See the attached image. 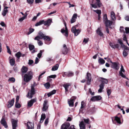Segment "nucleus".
Masks as SVG:
<instances>
[{
  "label": "nucleus",
  "mask_w": 129,
  "mask_h": 129,
  "mask_svg": "<svg viewBox=\"0 0 129 129\" xmlns=\"http://www.w3.org/2000/svg\"><path fill=\"white\" fill-rule=\"evenodd\" d=\"M115 120L118 123L120 124H121L120 118L117 117L115 116Z\"/></svg>",
  "instance_id": "72a5a7b5"
},
{
  "label": "nucleus",
  "mask_w": 129,
  "mask_h": 129,
  "mask_svg": "<svg viewBox=\"0 0 129 129\" xmlns=\"http://www.w3.org/2000/svg\"><path fill=\"white\" fill-rule=\"evenodd\" d=\"M91 74L90 73L87 72V77L86 79L87 80V84L88 85L90 84L91 80Z\"/></svg>",
  "instance_id": "20e7f679"
},
{
  "label": "nucleus",
  "mask_w": 129,
  "mask_h": 129,
  "mask_svg": "<svg viewBox=\"0 0 129 129\" xmlns=\"http://www.w3.org/2000/svg\"><path fill=\"white\" fill-rule=\"evenodd\" d=\"M114 23V22L110 20H108L105 22L106 26L107 27H109L111 28H112V27H111V25Z\"/></svg>",
  "instance_id": "4468645a"
},
{
  "label": "nucleus",
  "mask_w": 129,
  "mask_h": 129,
  "mask_svg": "<svg viewBox=\"0 0 129 129\" xmlns=\"http://www.w3.org/2000/svg\"><path fill=\"white\" fill-rule=\"evenodd\" d=\"M76 99V97H74L73 99H72L70 101H68V104L70 106H73L74 102Z\"/></svg>",
  "instance_id": "aec40b11"
},
{
  "label": "nucleus",
  "mask_w": 129,
  "mask_h": 129,
  "mask_svg": "<svg viewBox=\"0 0 129 129\" xmlns=\"http://www.w3.org/2000/svg\"><path fill=\"white\" fill-rule=\"evenodd\" d=\"M88 39L85 38L83 40V42L85 44H86L88 42Z\"/></svg>",
  "instance_id": "69168bd1"
},
{
  "label": "nucleus",
  "mask_w": 129,
  "mask_h": 129,
  "mask_svg": "<svg viewBox=\"0 0 129 129\" xmlns=\"http://www.w3.org/2000/svg\"><path fill=\"white\" fill-rule=\"evenodd\" d=\"M34 30V29L33 28H29V31L28 33L27 34L28 35L32 33L33 32Z\"/></svg>",
  "instance_id": "8fccbe9b"
},
{
  "label": "nucleus",
  "mask_w": 129,
  "mask_h": 129,
  "mask_svg": "<svg viewBox=\"0 0 129 129\" xmlns=\"http://www.w3.org/2000/svg\"><path fill=\"white\" fill-rule=\"evenodd\" d=\"M102 97L100 95H97L92 97L91 99V101H95L101 100Z\"/></svg>",
  "instance_id": "6e6552de"
},
{
  "label": "nucleus",
  "mask_w": 129,
  "mask_h": 129,
  "mask_svg": "<svg viewBox=\"0 0 129 129\" xmlns=\"http://www.w3.org/2000/svg\"><path fill=\"white\" fill-rule=\"evenodd\" d=\"M104 85L103 83H101L99 85L100 89L98 90V91L99 92H101L103 89H104Z\"/></svg>",
  "instance_id": "cd10ccee"
},
{
  "label": "nucleus",
  "mask_w": 129,
  "mask_h": 129,
  "mask_svg": "<svg viewBox=\"0 0 129 129\" xmlns=\"http://www.w3.org/2000/svg\"><path fill=\"white\" fill-rule=\"evenodd\" d=\"M26 16H23L22 18H20L19 20L18 21L20 22H22L24 20Z\"/></svg>",
  "instance_id": "de8ad7c7"
},
{
  "label": "nucleus",
  "mask_w": 129,
  "mask_h": 129,
  "mask_svg": "<svg viewBox=\"0 0 129 129\" xmlns=\"http://www.w3.org/2000/svg\"><path fill=\"white\" fill-rule=\"evenodd\" d=\"M84 122H85V123H87L88 124H89V119L88 118L85 119H84Z\"/></svg>",
  "instance_id": "4d7b16f0"
},
{
  "label": "nucleus",
  "mask_w": 129,
  "mask_h": 129,
  "mask_svg": "<svg viewBox=\"0 0 129 129\" xmlns=\"http://www.w3.org/2000/svg\"><path fill=\"white\" fill-rule=\"evenodd\" d=\"M99 80L102 82L101 83H103L104 84H107L108 82L107 80L105 78H102L101 77H99L98 78Z\"/></svg>",
  "instance_id": "dca6fc26"
},
{
  "label": "nucleus",
  "mask_w": 129,
  "mask_h": 129,
  "mask_svg": "<svg viewBox=\"0 0 129 129\" xmlns=\"http://www.w3.org/2000/svg\"><path fill=\"white\" fill-rule=\"evenodd\" d=\"M27 2L29 4H31L34 2V0H27Z\"/></svg>",
  "instance_id": "052dcab7"
},
{
  "label": "nucleus",
  "mask_w": 129,
  "mask_h": 129,
  "mask_svg": "<svg viewBox=\"0 0 129 129\" xmlns=\"http://www.w3.org/2000/svg\"><path fill=\"white\" fill-rule=\"evenodd\" d=\"M36 99H33L30 101L28 102V106L29 107H31L33 105V103L36 101Z\"/></svg>",
  "instance_id": "f3484780"
},
{
  "label": "nucleus",
  "mask_w": 129,
  "mask_h": 129,
  "mask_svg": "<svg viewBox=\"0 0 129 129\" xmlns=\"http://www.w3.org/2000/svg\"><path fill=\"white\" fill-rule=\"evenodd\" d=\"M44 22V20H41L39 22H38L37 23H36L35 25V26H39L40 25L43 23V22Z\"/></svg>",
  "instance_id": "c9c22d12"
},
{
  "label": "nucleus",
  "mask_w": 129,
  "mask_h": 129,
  "mask_svg": "<svg viewBox=\"0 0 129 129\" xmlns=\"http://www.w3.org/2000/svg\"><path fill=\"white\" fill-rule=\"evenodd\" d=\"M44 51V50H40V52L37 54V56L39 58H40L42 55V53Z\"/></svg>",
  "instance_id": "58836bf2"
},
{
  "label": "nucleus",
  "mask_w": 129,
  "mask_h": 129,
  "mask_svg": "<svg viewBox=\"0 0 129 129\" xmlns=\"http://www.w3.org/2000/svg\"><path fill=\"white\" fill-rule=\"evenodd\" d=\"M123 54L124 57H126L128 53L125 50H124L123 52Z\"/></svg>",
  "instance_id": "13d9d810"
},
{
  "label": "nucleus",
  "mask_w": 129,
  "mask_h": 129,
  "mask_svg": "<svg viewBox=\"0 0 129 129\" xmlns=\"http://www.w3.org/2000/svg\"><path fill=\"white\" fill-rule=\"evenodd\" d=\"M29 48L30 51L33 50L31 51L32 53H34L36 52L35 50L34 49V46L33 45L30 44H29Z\"/></svg>",
  "instance_id": "bb28decb"
},
{
  "label": "nucleus",
  "mask_w": 129,
  "mask_h": 129,
  "mask_svg": "<svg viewBox=\"0 0 129 129\" xmlns=\"http://www.w3.org/2000/svg\"><path fill=\"white\" fill-rule=\"evenodd\" d=\"M6 48L7 50V52L10 54H11V52L9 47L8 46H7Z\"/></svg>",
  "instance_id": "680f3d73"
},
{
  "label": "nucleus",
  "mask_w": 129,
  "mask_h": 129,
  "mask_svg": "<svg viewBox=\"0 0 129 129\" xmlns=\"http://www.w3.org/2000/svg\"><path fill=\"white\" fill-rule=\"evenodd\" d=\"M119 30L120 32L123 33H125V31L124 29V28L123 26L120 27Z\"/></svg>",
  "instance_id": "a18cd8bd"
},
{
  "label": "nucleus",
  "mask_w": 129,
  "mask_h": 129,
  "mask_svg": "<svg viewBox=\"0 0 129 129\" xmlns=\"http://www.w3.org/2000/svg\"><path fill=\"white\" fill-rule=\"evenodd\" d=\"M125 32L126 34L129 33V28L127 27H126L125 28Z\"/></svg>",
  "instance_id": "774afa93"
},
{
  "label": "nucleus",
  "mask_w": 129,
  "mask_h": 129,
  "mask_svg": "<svg viewBox=\"0 0 129 129\" xmlns=\"http://www.w3.org/2000/svg\"><path fill=\"white\" fill-rule=\"evenodd\" d=\"M16 56L18 58H19L21 56V53L19 52H18L15 54Z\"/></svg>",
  "instance_id": "603ef678"
},
{
  "label": "nucleus",
  "mask_w": 129,
  "mask_h": 129,
  "mask_svg": "<svg viewBox=\"0 0 129 129\" xmlns=\"http://www.w3.org/2000/svg\"><path fill=\"white\" fill-rule=\"evenodd\" d=\"M99 63L101 64H104L105 63V61L102 58H100L98 60Z\"/></svg>",
  "instance_id": "ea45409f"
},
{
  "label": "nucleus",
  "mask_w": 129,
  "mask_h": 129,
  "mask_svg": "<svg viewBox=\"0 0 129 129\" xmlns=\"http://www.w3.org/2000/svg\"><path fill=\"white\" fill-rule=\"evenodd\" d=\"M112 67L113 69L116 70H118L119 69V67L118 66V64L117 63L113 62L112 63Z\"/></svg>",
  "instance_id": "f8f14e48"
},
{
  "label": "nucleus",
  "mask_w": 129,
  "mask_h": 129,
  "mask_svg": "<svg viewBox=\"0 0 129 129\" xmlns=\"http://www.w3.org/2000/svg\"><path fill=\"white\" fill-rule=\"evenodd\" d=\"M107 92L108 96H109L111 93V89H107Z\"/></svg>",
  "instance_id": "3c124183"
},
{
  "label": "nucleus",
  "mask_w": 129,
  "mask_h": 129,
  "mask_svg": "<svg viewBox=\"0 0 129 129\" xmlns=\"http://www.w3.org/2000/svg\"><path fill=\"white\" fill-rule=\"evenodd\" d=\"M118 41L119 43L121 45V46L122 47H123V45H124L123 44L122 40L120 39H119Z\"/></svg>",
  "instance_id": "bf43d9fd"
},
{
  "label": "nucleus",
  "mask_w": 129,
  "mask_h": 129,
  "mask_svg": "<svg viewBox=\"0 0 129 129\" xmlns=\"http://www.w3.org/2000/svg\"><path fill=\"white\" fill-rule=\"evenodd\" d=\"M14 98H13L12 100L8 102V104L7 105V106L8 108H10L13 106L14 101Z\"/></svg>",
  "instance_id": "6ab92c4d"
},
{
  "label": "nucleus",
  "mask_w": 129,
  "mask_h": 129,
  "mask_svg": "<svg viewBox=\"0 0 129 129\" xmlns=\"http://www.w3.org/2000/svg\"><path fill=\"white\" fill-rule=\"evenodd\" d=\"M43 39L45 40L50 41V37L48 36H45Z\"/></svg>",
  "instance_id": "37998d69"
},
{
  "label": "nucleus",
  "mask_w": 129,
  "mask_h": 129,
  "mask_svg": "<svg viewBox=\"0 0 129 129\" xmlns=\"http://www.w3.org/2000/svg\"><path fill=\"white\" fill-rule=\"evenodd\" d=\"M108 20L107 16L106 14H105L103 16V20L105 22L107 21Z\"/></svg>",
  "instance_id": "79ce46f5"
},
{
  "label": "nucleus",
  "mask_w": 129,
  "mask_h": 129,
  "mask_svg": "<svg viewBox=\"0 0 129 129\" xmlns=\"http://www.w3.org/2000/svg\"><path fill=\"white\" fill-rule=\"evenodd\" d=\"M70 125V124L69 123H64L61 126V129H67Z\"/></svg>",
  "instance_id": "2eb2a0df"
},
{
  "label": "nucleus",
  "mask_w": 129,
  "mask_h": 129,
  "mask_svg": "<svg viewBox=\"0 0 129 129\" xmlns=\"http://www.w3.org/2000/svg\"><path fill=\"white\" fill-rule=\"evenodd\" d=\"M44 86L46 88L48 89L50 87V84L49 83L47 82L44 84Z\"/></svg>",
  "instance_id": "09e8293b"
},
{
  "label": "nucleus",
  "mask_w": 129,
  "mask_h": 129,
  "mask_svg": "<svg viewBox=\"0 0 129 129\" xmlns=\"http://www.w3.org/2000/svg\"><path fill=\"white\" fill-rule=\"evenodd\" d=\"M62 53L64 54H67L68 52V49L66 45L64 44L63 45V47L62 49Z\"/></svg>",
  "instance_id": "9d476101"
},
{
  "label": "nucleus",
  "mask_w": 129,
  "mask_h": 129,
  "mask_svg": "<svg viewBox=\"0 0 129 129\" xmlns=\"http://www.w3.org/2000/svg\"><path fill=\"white\" fill-rule=\"evenodd\" d=\"M38 41V43L39 46H41L43 45V43L41 41H40L39 40Z\"/></svg>",
  "instance_id": "0e129e2a"
},
{
  "label": "nucleus",
  "mask_w": 129,
  "mask_h": 129,
  "mask_svg": "<svg viewBox=\"0 0 129 129\" xmlns=\"http://www.w3.org/2000/svg\"><path fill=\"white\" fill-rule=\"evenodd\" d=\"M96 3L93 4H91L92 7L94 8H97L98 7H100L101 6V3L100 0H96Z\"/></svg>",
  "instance_id": "7ed1b4c3"
},
{
  "label": "nucleus",
  "mask_w": 129,
  "mask_h": 129,
  "mask_svg": "<svg viewBox=\"0 0 129 129\" xmlns=\"http://www.w3.org/2000/svg\"><path fill=\"white\" fill-rule=\"evenodd\" d=\"M111 17L112 19L113 20H116L115 14L113 12H111Z\"/></svg>",
  "instance_id": "2f4dec72"
},
{
  "label": "nucleus",
  "mask_w": 129,
  "mask_h": 129,
  "mask_svg": "<svg viewBox=\"0 0 129 129\" xmlns=\"http://www.w3.org/2000/svg\"><path fill=\"white\" fill-rule=\"evenodd\" d=\"M46 117L45 115L44 114H42L41 116V120L40 122H42L43 120L45 119Z\"/></svg>",
  "instance_id": "f704fd0d"
},
{
  "label": "nucleus",
  "mask_w": 129,
  "mask_h": 129,
  "mask_svg": "<svg viewBox=\"0 0 129 129\" xmlns=\"http://www.w3.org/2000/svg\"><path fill=\"white\" fill-rule=\"evenodd\" d=\"M45 36L42 33L39 32L38 36L35 38V40H39L40 39H43Z\"/></svg>",
  "instance_id": "423d86ee"
},
{
  "label": "nucleus",
  "mask_w": 129,
  "mask_h": 129,
  "mask_svg": "<svg viewBox=\"0 0 129 129\" xmlns=\"http://www.w3.org/2000/svg\"><path fill=\"white\" fill-rule=\"evenodd\" d=\"M73 73L72 72H64V74L63 75V76L64 77L67 76L68 77H71L73 76Z\"/></svg>",
  "instance_id": "a211bd4d"
},
{
  "label": "nucleus",
  "mask_w": 129,
  "mask_h": 129,
  "mask_svg": "<svg viewBox=\"0 0 129 129\" xmlns=\"http://www.w3.org/2000/svg\"><path fill=\"white\" fill-rule=\"evenodd\" d=\"M1 123L3 124L5 128L7 127L8 126L5 121V119L4 118H2L1 121Z\"/></svg>",
  "instance_id": "393cba45"
},
{
  "label": "nucleus",
  "mask_w": 129,
  "mask_h": 129,
  "mask_svg": "<svg viewBox=\"0 0 129 129\" xmlns=\"http://www.w3.org/2000/svg\"><path fill=\"white\" fill-rule=\"evenodd\" d=\"M27 126L28 129H34V124L30 122L27 123Z\"/></svg>",
  "instance_id": "412c9836"
},
{
  "label": "nucleus",
  "mask_w": 129,
  "mask_h": 129,
  "mask_svg": "<svg viewBox=\"0 0 129 129\" xmlns=\"http://www.w3.org/2000/svg\"><path fill=\"white\" fill-rule=\"evenodd\" d=\"M110 45L112 48H118L119 47V45L118 44H115L114 43H110Z\"/></svg>",
  "instance_id": "5701e85b"
},
{
  "label": "nucleus",
  "mask_w": 129,
  "mask_h": 129,
  "mask_svg": "<svg viewBox=\"0 0 129 129\" xmlns=\"http://www.w3.org/2000/svg\"><path fill=\"white\" fill-rule=\"evenodd\" d=\"M71 85V84L70 83H67L64 84L63 85V86L64 88L65 91L67 92L68 91V88L69 86Z\"/></svg>",
  "instance_id": "a878e982"
},
{
  "label": "nucleus",
  "mask_w": 129,
  "mask_h": 129,
  "mask_svg": "<svg viewBox=\"0 0 129 129\" xmlns=\"http://www.w3.org/2000/svg\"><path fill=\"white\" fill-rule=\"evenodd\" d=\"M34 62V61L32 60H29L28 64L29 65H31Z\"/></svg>",
  "instance_id": "338daca9"
},
{
  "label": "nucleus",
  "mask_w": 129,
  "mask_h": 129,
  "mask_svg": "<svg viewBox=\"0 0 129 129\" xmlns=\"http://www.w3.org/2000/svg\"><path fill=\"white\" fill-rule=\"evenodd\" d=\"M47 101L45 100L44 102L43 106L42 108V110L43 111H46L47 109L48 108V106L47 104Z\"/></svg>",
  "instance_id": "9b49d317"
},
{
  "label": "nucleus",
  "mask_w": 129,
  "mask_h": 129,
  "mask_svg": "<svg viewBox=\"0 0 129 129\" xmlns=\"http://www.w3.org/2000/svg\"><path fill=\"white\" fill-rule=\"evenodd\" d=\"M15 81V78L13 77L10 78L8 80L9 82H14Z\"/></svg>",
  "instance_id": "c03bdc74"
},
{
  "label": "nucleus",
  "mask_w": 129,
  "mask_h": 129,
  "mask_svg": "<svg viewBox=\"0 0 129 129\" xmlns=\"http://www.w3.org/2000/svg\"><path fill=\"white\" fill-rule=\"evenodd\" d=\"M96 33L98 34L101 36H103V34L102 32L101 28H99L96 30Z\"/></svg>",
  "instance_id": "c756f323"
},
{
  "label": "nucleus",
  "mask_w": 129,
  "mask_h": 129,
  "mask_svg": "<svg viewBox=\"0 0 129 129\" xmlns=\"http://www.w3.org/2000/svg\"><path fill=\"white\" fill-rule=\"evenodd\" d=\"M15 106L17 108H19L20 107L21 105L18 102H16Z\"/></svg>",
  "instance_id": "864d4df0"
},
{
  "label": "nucleus",
  "mask_w": 129,
  "mask_h": 129,
  "mask_svg": "<svg viewBox=\"0 0 129 129\" xmlns=\"http://www.w3.org/2000/svg\"><path fill=\"white\" fill-rule=\"evenodd\" d=\"M93 11L94 12L98 14V15H100L101 14V11L100 10H94Z\"/></svg>",
  "instance_id": "49530a36"
},
{
  "label": "nucleus",
  "mask_w": 129,
  "mask_h": 129,
  "mask_svg": "<svg viewBox=\"0 0 129 129\" xmlns=\"http://www.w3.org/2000/svg\"><path fill=\"white\" fill-rule=\"evenodd\" d=\"M10 63L11 66H13L15 63V59L13 58H10L9 59Z\"/></svg>",
  "instance_id": "c85d7f7f"
},
{
  "label": "nucleus",
  "mask_w": 129,
  "mask_h": 129,
  "mask_svg": "<svg viewBox=\"0 0 129 129\" xmlns=\"http://www.w3.org/2000/svg\"><path fill=\"white\" fill-rule=\"evenodd\" d=\"M28 70V68L27 67L24 66H23L22 68V73H25L27 72Z\"/></svg>",
  "instance_id": "473e14b6"
},
{
  "label": "nucleus",
  "mask_w": 129,
  "mask_h": 129,
  "mask_svg": "<svg viewBox=\"0 0 129 129\" xmlns=\"http://www.w3.org/2000/svg\"><path fill=\"white\" fill-rule=\"evenodd\" d=\"M58 65L57 64H56L55 66L53 67L52 69V71H55L56 70L58 69Z\"/></svg>",
  "instance_id": "e433bc0d"
},
{
  "label": "nucleus",
  "mask_w": 129,
  "mask_h": 129,
  "mask_svg": "<svg viewBox=\"0 0 129 129\" xmlns=\"http://www.w3.org/2000/svg\"><path fill=\"white\" fill-rule=\"evenodd\" d=\"M64 25L65 26V29H64V28L62 29L61 30V32L63 34L65 33L64 36L66 37H67L68 35V29L66 23H64Z\"/></svg>",
  "instance_id": "1a4fd4ad"
},
{
  "label": "nucleus",
  "mask_w": 129,
  "mask_h": 129,
  "mask_svg": "<svg viewBox=\"0 0 129 129\" xmlns=\"http://www.w3.org/2000/svg\"><path fill=\"white\" fill-rule=\"evenodd\" d=\"M56 77V76L55 75H52L49 76L47 77V78L48 79V78H55Z\"/></svg>",
  "instance_id": "5fc2aeb1"
},
{
  "label": "nucleus",
  "mask_w": 129,
  "mask_h": 129,
  "mask_svg": "<svg viewBox=\"0 0 129 129\" xmlns=\"http://www.w3.org/2000/svg\"><path fill=\"white\" fill-rule=\"evenodd\" d=\"M8 7H4V8L2 13V15L4 16L6 15V14L8 12V10L7 9Z\"/></svg>",
  "instance_id": "4be33fe9"
},
{
  "label": "nucleus",
  "mask_w": 129,
  "mask_h": 129,
  "mask_svg": "<svg viewBox=\"0 0 129 129\" xmlns=\"http://www.w3.org/2000/svg\"><path fill=\"white\" fill-rule=\"evenodd\" d=\"M49 122V119L48 118H47L45 120V124L46 125Z\"/></svg>",
  "instance_id": "e2e57ef3"
},
{
  "label": "nucleus",
  "mask_w": 129,
  "mask_h": 129,
  "mask_svg": "<svg viewBox=\"0 0 129 129\" xmlns=\"http://www.w3.org/2000/svg\"><path fill=\"white\" fill-rule=\"evenodd\" d=\"M35 93L34 89V87L32 86L31 87V90L30 91V93L28 92V93L27 94V97L29 98H31L34 94Z\"/></svg>",
  "instance_id": "f03ea898"
},
{
  "label": "nucleus",
  "mask_w": 129,
  "mask_h": 129,
  "mask_svg": "<svg viewBox=\"0 0 129 129\" xmlns=\"http://www.w3.org/2000/svg\"><path fill=\"white\" fill-rule=\"evenodd\" d=\"M45 72H44L43 73H42L39 76L38 78V81H39L41 78H42V76L44 75L45 73Z\"/></svg>",
  "instance_id": "6e6d98bb"
},
{
  "label": "nucleus",
  "mask_w": 129,
  "mask_h": 129,
  "mask_svg": "<svg viewBox=\"0 0 129 129\" xmlns=\"http://www.w3.org/2000/svg\"><path fill=\"white\" fill-rule=\"evenodd\" d=\"M56 92V91L55 90H53L48 93L47 94L48 97H49L51 95L55 94V93Z\"/></svg>",
  "instance_id": "4c0bfd02"
},
{
  "label": "nucleus",
  "mask_w": 129,
  "mask_h": 129,
  "mask_svg": "<svg viewBox=\"0 0 129 129\" xmlns=\"http://www.w3.org/2000/svg\"><path fill=\"white\" fill-rule=\"evenodd\" d=\"M121 68L120 69V71L119 72V74L122 77L125 78H126L125 75L122 73V72L124 73L125 71L123 68V66L122 65H121Z\"/></svg>",
  "instance_id": "0eeeda50"
},
{
  "label": "nucleus",
  "mask_w": 129,
  "mask_h": 129,
  "mask_svg": "<svg viewBox=\"0 0 129 129\" xmlns=\"http://www.w3.org/2000/svg\"><path fill=\"white\" fill-rule=\"evenodd\" d=\"M81 105L80 109H81L84 108L85 105L84 102L83 101H82L81 102Z\"/></svg>",
  "instance_id": "a19ab883"
},
{
  "label": "nucleus",
  "mask_w": 129,
  "mask_h": 129,
  "mask_svg": "<svg viewBox=\"0 0 129 129\" xmlns=\"http://www.w3.org/2000/svg\"><path fill=\"white\" fill-rule=\"evenodd\" d=\"M52 22V20L50 19H49L46 21H44L43 22V23L45 25L49 26Z\"/></svg>",
  "instance_id": "b1692460"
},
{
  "label": "nucleus",
  "mask_w": 129,
  "mask_h": 129,
  "mask_svg": "<svg viewBox=\"0 0 129 129\" xmlns=\"http://www.w3.org/2000/svg\"><path fill=\"white\" fill-rule=\"evenodd\" d=\"M72 31L74 33L76 36H77L80 33V31L79 29H77L75 26H73L72 29Z\"/></svg>",
  "instance_id": "39448f33"
},
{
  "label": "nucleus",
  "mask_w": 129,
  "mask_h": 129,
  "mask_svg": "<svg viewBox=\"0 0 129 129\" xmlns=\"http://www.w3.org/2000/svg\"><path fill=\"white\" fill-rule=\"evenodd\" d=\"M79 125L80 129H85V125L84 124L83 122V121L80 122Z\"/></svg>",
  "instance_id": "7c9ffc66"
},
{
  "label": "nucleus",
  "mask_w": 129,
  "mask_h": 129,
  "mask_svg": "<svg viewBox=\"0 0 129 129\" xmlns=\"http://www.w3.org/2000/svg\"><path fill=\"white\" fill-rule=\"evenodd\" d=\"M33 77V73L31 71H30L24 76V80L26 82H28Z\"/></svg>",
  "instance_id": "f257e3e1"
},
{
  "label": "nucleus",
  "mask_w": 129,
  "mask_h": 129,
  "mask_svg": "<svg viewBox=\"0 0 129 129\" xmlns=\"http://www.w3.org/2000/svg\"><path fill=\"white\" fill-rule=\"evenodd\" d=\"M17 121L14 119H12V123L13 129H16L17 126Z\"/></svg>",
  "instance_id": "ddd939ff"
}]
</instances>
